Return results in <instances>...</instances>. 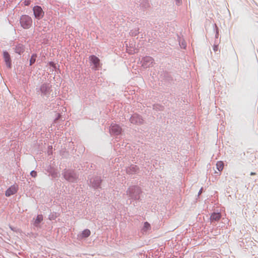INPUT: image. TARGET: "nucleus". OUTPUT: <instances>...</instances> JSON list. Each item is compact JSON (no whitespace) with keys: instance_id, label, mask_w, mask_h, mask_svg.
<instances>
[{"instance_id":"24","label":"nucleus","mask_w":258,"mask_h":258,"mask_svg":"<svg viewBox=\"0 0 258 258\" xmlns=\"http://www.w3.org/2000/svg\"><path fill=\"white\" fill-rule=\"evenodd\" d=\"M49 64L50 66H51L52 67H53V68H55V64L53 62H49Z\"/></svg>"},{"instance_id":"3","label":"nucleus","mask_w":258,"mask_h":258,"mask_svg":"<svg viewBox=\"0 0 258 258\" xmlns=\"http://www.w3.org/2000/svg\"><path fill=\"white\" fill-rule=\"evenodd\" d=\"M33 13L35 18L40 20L44 16V12L40 6H35L33 9Z\"/></svg>"},{"instance_id":"20","label":"nucleus","mask_w":258,"mask_h":258,"mask_svg":"<svg viewBox=\"0 0 258 258\" xmlns=\"http://www.w3.org/2000/svg\"><path fill=\"white\" fill-rule=\"evenodd\" d=\"M30 174L32 177H35L37 176V172L36 171L33 170L31 172Z\"/></svg>"},{"instance_id":"13","label":"nucleus","mask_w":258,"mask_h":258,"mask_svg":"<svg viewBox=\"0 0 258 258\" xmlns=\"http://www.w3.org/2000/svg\"><path fill=\"white\" fill-rule=\"evenodd\" d=\"M216 167H217V169L219 170V171H222L223 169V167H224V163L222 161H218L217 164H216Z\"/></svg>"},{"instance_id":"8","label":"nucleus","mask_w":258,"mask_h":258,"mask_svg":"<svg viewBox=\"0 0 258 258\" xmlns=\"http://www.w3.org/2000/svg\"><path fill=\"white\" fill-rule=\"evenodd\" d=\"M153 62V59L151 57L146 56L144 58L142 63L143 66L147 68L151 66Z\"/></svg>"},{"instance_id":"5","label":"nucleus","mask_w":258,"mask_h":258,"mask_svg":"<svg viewBox=\"0 0 258 258\" xmlns=\"http://www.w3.org/2000/svg\"><path fill=\"white\" fill-rule=\"evenodd\" d=\"M110 131L111 133L119 135L121 133L122 129L118 125L114 124L111 125Z\"/></svg>"},{"instance_id":"25","label":"nucleus","mask_w":258,"mask_h":258,"mask_svg":"<svg viewBox=\"0 0 258 258\" xmlns=\"http://www.w3.org/2000/svg\"><path fill=\"white\" fill-rule=\"evenodd\" d=\"M250 174V175H254L256 173L255 172H251Z\"/></svg>"},{"instance_id":"10","label":"nucleus","mask_w":258,"mask_h":258,"mask_svg":"<svg viewBox=\"0 0 258 258\" xmlns=\"http://www.w3.org/2000/svg\"><path fill=\"white\" fill-rule=\"evenodd\" d=\"M25 51V46L22 44H18L17 45L15 48V51L16 53L21 54L23 53Z\"/></svg>"},{"instance_id":"14","label":"nucleus","mask_w":258,"mask_h":258,"mask_svg":"<svg viewBox=\"0 0 258 258\" xmlns=\"http://www.w3.org/2000/svg\"><path fill=\"white\" fill-rule=\"evenodd\" d=\"M42 220L43 216L42 215H38L35 220V225H37L39 224Z\"/></svg>"},{"instance_id":"17","label":"nucleus","mask_w":258,"mask_h":258,"mask_svg":"<svg viewBox=\"0 0 258 258\" xmlns=\"http://www.w3.org/2000/svg\"><path fill=\"white\" fill-rule=\"evenodd\" d=\"M130 169L133 170V171H130L128 170H127V172L130 174H132V173H133L134 172H137V171L138 170V168H137V166L133 165L130 167Z\"/></svg>"},{"instance_id":"7","label":"nucleus","mask_w":258,"mask_h":258,"mask_svg":"<svg viewBox=\"0 0 258 258\" xmlns=\"http://www.w3.org/2000/svg\"><path fill=\"white\" fill-rule=\"evenodd\" d=\"M18 187L15 185L11 186L6 191L5 195L7 197H10L17 192Z\"/></svg>"},{"instance_id":"23","label":"nucleus","mask_w":258,"mask_h":258,"mask_svg":"<svg viewBox=\"0 0 258 258\" xmlns=\"http://www.w3.org/2000/svg\"><path fill=\"white\" fill-rule=\"evenodd\" d=\"M176 4L177 5H180L181 4V0H175Z\"/></svg>"},{"instance_id":"9","label":"nucleus","mask_w":258,"mask_h":258,"mask_svg":"<svg viewBox=\"0 0 258 258\" xmlns=\"http://www.w3.org/2000/svg\"><path fill=\"white\" fill-rule=\"evenodd\" d=\"M91 234V231L90 230L86 229L84 230L80 234L78 235V238L82 239L83 238L88 237Z\"/></svg>"},{"instance_id":"21","label":"nucleus","mask_w":258,"mask_h":258,"mask_svg":"<svg viewBox=\"0 0 258 258\" xmlns=\"http://www.w3.org/2000/svg\"><path fill=\"white\" fill-rule=\"evenodd\" d=\"M23 3L25 6H29L31 3V1L30 0H25L23 2Z\"/></svg>"},{"instance_id":"2","label":"nucleus","mask_w":258,"mask_h":258,"mask_svg":"<svg viewBox=\"0 0 258 258\" xmlns=\"http://www.w3.org/2000/svg\"><path fill=\"white\" fill-rule=\"evenodd\" d=\"M89 60L93 64V69L98 70L100 67V59L94 55H90Z\"/></svg>"},{"instance_id":"19","label":"nucleus","mask_w":258,"mask_h":258,"mask_svg":"<svg viewBox=\"0 0 258 258\" xmlns=\"http://www.w3.org/2000/svg\"><path fill=\"white\" fill-rule=\"evenodd\" d=\"M101 183V180L100 179H97V183L93 184V186L95 187H98Z\"/></svg>"},{"instance_id":"4","label":"nucleus","mask_w":258,"mask_h":258,"mask_svg":"<svg viewBox=\"0 0 258 258\" xmlns=\"http://www.w3.org/2000/svg\"><path fill=\"white\" fill-rule=\"evenodd\" d=\"M63 176L65 179L69 181H74L77 178L76 174L70 170H66L64 172Z\"/></svg>"},{"instance_id":"6","label":"nucleus","mask_w":258,"mask_h":258,"mask_svg":"<svg viewBox=\"0 0 258 258\" xmlns=\"http://www.w3.org/2000/svg\"><path fill=\"white\" fill-rule=\"evenodd\" d=\"M130 121L133 124H141L143 123V119L138 114H134L130 118Z\"/></svg>"},{"instance_id":"15","label":"nucleus","mask_w":258,"mask_h":258,"mask_svg":"<svg viewBox=\"0 0 258 258\" xmlns=\"http://www.w3.org/2000/svg\"><path fill=\"white\" fill-rule=\"evenodd\" d=\"M151 228V226H150V224L147 222H145L144 224V227H143V230L144 231H146L149 229H150Z\"/></svg>"},{"instance_id":"1","label":"nucleus","mask_w":258,"mask_h":258,"mask_svg":"<svg viewBox=\"0 0 258 258\" xmlns=\"http://www.w3.org/2000/svg\"><path fill=\"white\" fill-rule=\"evenodd\" d=\"M20 24L24 29H29L32 25V20L28 15H23L20 18Z\"/></svg>"},{"instance_id":"12","label":"nucleus","mask_w":258,"mask_h":258,"mask_svg":"<svg viewBox=\"0 0 258 258\" xmlns=\"http://www.w3.org/2000/svg\"><path fill=\"white\" fill-rule=\"evenodd\" d=\"M221 214L219 213H213L210 217V220L212 221H219L221 218Z\"/></svg>"},{"instance_id":"27","label":"nucleus","mask_w":258,"mask_h":258,"mask_svg":"<svg viewBox=\"0 0 258 258\" xmlns=\"http://www.w3.org/2000/svg\"><path fill=\"white\" fill-rule=\"evenodd\" d=\"M130 196H131V197H132V198H133V197H134V196H133V195H132L131 194Z\"/></svg>"},{"instance_id":"22","label":"nucleus","mask_w":258,"mask_h":258,"mask_svg":"<svg viewBox=\"0 0 258 258\" xmlns=\"http://www.w3.org/2000/svg\"><path fill=\"white\" fill-rule=\"evenodd\" d=\"M213 50H214V51H218V46L216 45H214V46H213Z\"/></svg>"},{"instance_id":"16","label":"nucleus","mask_w":258,"mask_h":258,"mask_svg":"<svg viewBox=\"0 0 258 258\" xmlns=\"http://www.w3.org/2000/svg\"><path fill=\"white\" fill-rule=\"evenodd\" d=\"M36 57H37V55L36 54H33L32 55L30 60V65H32L35 62Z\"/></svg>"},{"instance_id":"11","label":"nucleus","mask_w":258,"mask_h":258,"mask_svg":"<svg viewBox=\"0 0 258 258\" xmlns=\"http://www.w3.org/2000/svg\"><path fill=\"white\" fill-rule=\"evenodd\" d=\"M3 56L7 65L10 68L11 67V61L10 54L7 51H4L3 53Z\"/></svg>"},{"instance_id":"26","label":"nucleus","mask_w":258,"mask_h":258,"mask_svg":"<svg viewBox=\"0 0 258 258\" xmlns=\"http://www.w3.org/2000/svg\"><path fill=\"white\" fill-rule=\"evenodd\" d=\"M202 192V188L201 189V190H200L199 192V194H201Z\"/></svg>"},{"instance_id":"18","label":"nucleus","mask_w":258,"mask_h":258,"mask_svg":"<svg viewBox=\"0 0 258 258\" xmlns=\"http://www.w3.org/2000/svg\"><path fill=\"white\" fill-rule=\"evenodd\" d=\"M134 191L135 192H137V193L139 192V189L138 187H133L129 189V192Z\"/></svg>"}]
</instances>
